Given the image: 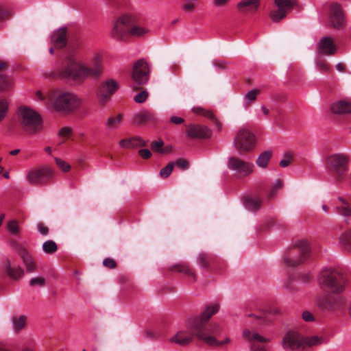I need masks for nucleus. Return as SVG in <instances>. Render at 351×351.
Here are the masks:
<instances>
[{
  "mask_svg": "<svg viewBox=\"0 0 351 351\" xmlns=\"http://www.w3.org/2000/svg\"><path fill=\"white\" fill-rule=\"evenodd\" d=\"M10 246L21 257L27 270L29 272L34 271L36 266L28 252L15 241H11Z\"/></svg>",
  "mask_w": 351,
  "mask_h": 351,
  "instance_id": "19",
  "label": "nucleus"
},
{
  "mask_svg": "<svg viewBox=\"0 0 351 351\" xmlns=\"http://www.w3.org/2000/svg\"><path fill=\"white\" fill-rule=\"evenodd\" d=\"M186 132L191 138H208L212 134L211 131L208 128L199 124H189Z\"/></svg>",
  "mask_w": 351,
  "mask_h": 351,
  "instance_id": "20",
  "label": "nucleus"
},
{
  "mask_svg": "<svg viewBox=\"0 0 351 351\" xmlns=\"http://www.w3.org/2000/svg\"><path fill=\"white\" fill-rule=\"evenodd\" d=\"M305 347L306 346H315L322 343L323 339L317 336L306 337H304Z\"/></svg>",
  "mask_w": 351,
  "mask_h": 351,
  "instance_id": "41",
  "label": "nucleus"
},
{
  "mask_svg": "<svg viewBox=\"0 0 351 351\" xmlns=\"http://www.w3.org/2000/svg\"><path fill=\"white\" fill-rule=\"evenodd\" d=\"M219 309L218 304H210L206 308L199 317H195L191 321V329L196 335V337L204 341L207 345L214 347H222L231 342L229 337H226L223 341H219L214 337L206 335L203 330L205 324L218 312Z\"/></svg>",
  "mask_w": 351,
  "mask_h": 351,
  "instance_id": "2",
  "label": "nucleus"
},
{
  "mask_svg": "<svg viewBox=\"0 0 351 351\" xmlns=\"http://www.w3.org/2000/svg\"><path fill=\"white\" fill-rule=\"evenodd\" d=\"M132 17L123 15L117 18L110 32L111 37L119 41H125L129 37V30L131 25Z\"/></svg>",
  "mask_w": 351,
  "mask_h": 351,
  "instance_id": "9",
  "label": "nucleus"
},
{
  "mask_svg": "<svg viewBox=\"0 0 351 351\" xmlns=\"http://www.w3.org/2000/svg\"><path fill=\"white\" fill-rule=\"evenodd\" d=\"M317 305L328 311H337L343 308L346 304V298L340 294L326 295L317 298Z\"/></svg>",
  "mask_w": 351,
  "mask_h": 351,
  "instance_id": "11",
  "label": "nucleus"
},
{
  "mask_svg": "<svg viewBox=\"0 0 351 351\" xmlns=\"http://www.w3.org/2000/svg\"><path fill=\"white\" fill-rule=\"evenodd\" d=\"M243 337L251 342V349L252 351H265L264 343L268 342L269 339L248 330L243 331Z\"/></svg>",
  "mask_w": 351,
  "mask_h": 351,
  "instance_id": "18",
  "label": "nucleus"
},
{
  "mask_svg": "<svg viewBox=\"0 0 351 351\" xmlns=\"http://www.w3.org/2000/svg\"><path fill=\"white\" fill-rule=\"evenodd\" d=\"M123 119V116L121 114H117L115 117H109L105 123V126L107 130H114L119 127Z\"/></svg>",
  "mask_w": 351,
  "mask_h": 351,
  "instance_id": "33",
  "label": "nucleus"
},
{
  "mask_svg": "<svg viewBox=\"0 0 351 351\" xmlns=\"http://www.w3.org/2000/svg\"><path fill=\"white\" fill-rule=\"evenodd\" d=\"M119 88L117 82L110 79L104 82L99 89L98 97L101 103L106 102L112 95H113Z\"/></svg>",
  "mask_w": 351,
  "mask_h": 351,
  "instance_id": "17",
  "label": "nucleus"
},
{
  "mask_svg": "<svg viewBox=\"0 0 351 351\" xmlns=\"http://www.w3.org/2000/svg\"><path fill=\"white\" fill-rule=\"evenodd\" d=\"M330 111L335 114L343 115L351 113V100H339L333 102L330 106Z\"/></svg>",
  "mask_w": 351,
  "mask_h": 351,
  "instance_id": "25",
  "label": "nucleus"
},
{
  "mask_svg": "<svg viewBox=\"0 0 351 351\" xmlns=\"http://www.w3.org/2000/svg\"><path fill=\"white\" fill-rule=\"evenodd\" d=\"M170 120L171 122L174 124H181L184 122V119L183 118L177 116H172Z\"/></svg>",
  "mask_w": 351,
  "mask_h": 351,
  "instance_id": "61",
  "label": "nucleus"
},
{
  "mask_svg": "<svg viewBox=\"0 0 351 351\" xmlns=\"http://www.w3.org/2000/svg\"><path fill=\"white\" fill-rule=\"evenodd\" d=\"M37 228L39 232L43 235H47L49 233V228L42 222L37 224Z\"/></svg>",
  "mask_w": 351,
  "mask_h": 351,
  "instance_id": "56",
  "label": "nucleus"
},
{
  "mask_svg": "<svg viewBox=\"0 0 351 351\" xmlns=\"http://www.w3.org/2000/svg\"><path fill=\"white\" fill-rule=\"evenodd\" d=\"M293 156L291 152H286L283 155V158L280 161V166L281 167H287L293 160Z\"/></svg>",
  "mask_w": 351,
  "mask_h": 351,
  "instance_id": "46",
  "label": "nucleus"
},
{
  "mask_svg": "<svg viewBox=\"0 0 351 351\" xmlns=\"http://www.w3.org/2000/svg\"><path fill=\"white\" fill-rule=\"evenodd\" d=\"M156 121H157V117L151 110H142L133 117L134 123L138 125Z\"/></svg>",
  "mask_w": 351,
  "mask_h": 351,
  "instance_id": "23",
  "label": "nucleus"
},
{
  "mask_svg": "<svg viewBox=\"0 0 351 351\" xmlns=\"http://www.w3.org/2000/svg\"><path fill=\"white\" fill-rule=\"evenodd\" d=\"M283 186V182L282 180H277L275 182H274V184L272 187V189H271V191L269 194V197L270 198L273 197L276 193V191L278 190V189H282Z\"/></svg>",
  "mask_w": 351,
  "mask_h": 351,
  "instance_id": "50",
  "label": "nucleus"
},
{
  "mask_svg": "<svg viewBox=\"0 0 351 351\" xmlns=\"http://www.w3.org/2000/svg\"><path fill=\"white\" fill-rule=\"evenodd\" d=\"M0 268L10 278L17 280L24 275V270L18 265L14 260L5 258L1 263Z\"/></svg>",
  "mask_w": 351,
  "mask_h": 351,
  "instance_id": "16",
  "label": "nucleus"
},
{
  "mask_svg": "<svg viewBox=\"0 0 351 351\" xmlns=\"http://www.w3.org/2000/svg\"><path fill=\"white\" fill-rule=\"evenodd\" d=\"M235 148L242 153H247L252 150L256 145V137L250 130L240 129L234 140Z\"/></svg>",
  "mask_w": 351,
  "mask_h": 351,
  "instance_id": "8",
  "label": "nucleus"
},
{
  "mask_svg": "<svg viewBox=\"0 0 351 351\" xmlns=\"http://www.w3.org/2000/svg\"><path fill=\"white\" fill-rule=\"evenodd\" d=\"M149 69L148 64L143 60H138L133 66L132 78L139 85L145 84L149 80Z\"/></svg>",
  "mask_w": 351,
  "mask_h": 351,
  "instance_id": "14",
  "label": "nucleus"
},
{
  "mask_svg": "<svg viewBox=\"0 0 351 351\" xmlns=\"http://www.w3.org/2000/svg\"><path fill=\"white\" fill-rule=\"evenodd\" d=\"M330 17L332 25L335 28L339 29L345 23L344 14L341 5L334 3L330 6Z\"/></svg>",
  "mask_w": 351,
  "mask_h": 351,
  "instance_id": "21",
  "label": "nucleus"
},
{
  "mask_svg": "<svg viewBox=\"0 0 351 351\" xmlns=\"http://www.w3.org/2000/svg\"><path fill=\"white\" fill-rule=\"evenodd\" d=\"M339 247L348 252H351V229L345 231L339 237Z\"/></svg>",
  "mask_w": 351,
  "mask_h": 351,
  "instance_id": "29",
  "label": "nucleus"
},
{
  "mask_svg": "<svg viewBox=\"0 0 351 351\" xmlns=\"http://www.w3.org/2000/svg\"><path fill=\"white\" fill-rule=\"evenodd\" d=\"M340 204L337 205L336 209L337 213L343 216L348 217L351 215V209L349 204L343 200L342 198H339Z\"/></svg>",
  "mask_w": 351,
  "mask_h": 351,
  "instance_id": "34",
  "label": "nucleus"
},
{
  "mask_svg": "<svg viewBox=\"0 0 351 351\" xmlns=\"http://www.w3.org/2000/svg\"><path fill=\"white\" fill-rule=\"evenodd\" d=\"M43 250L47 254H53L58 250L57 244L52 240H49L43 243Z\"/></svg>",
  "mask_w": 351,
  "mask_h": 351,
  "instance_id": "40",
  "label": "nucleus"
},
{
  "mask_svg": "<svg viewBox=\"0 0 351 351\" xmlns=\"http://www.w3.org/2000/svg\"><path fill=\"white\" fill-rule=\"evenodd\" d=\"M56 163L57 166L64 172H67L70 170L71 166L64 160L61 158H56Z\"/></svg>",
  "mask_w": 351,
  "mask_h": 351,
  "instance_id": "49",
  "label": "nucleus"
},
{
  "mask_svg": "<svg viewBox=\"0 0 351 351\" xmlns=\"http://www.w3.org/2000/svg\"><path fill=\"white\" fill-rule=\"evenodd\" d=\"M101 61V56L97 53L93 57V65L88 66L73 57H70L64 61L58 75L62 79H71L76 82H81L88 77H97L103 71Z\"/></svg>",
  "mask_w": 351,
  "mask_h": 351,
  "instance_id": "1",
  "label": "nucleus"
},
{
  "mask_svg": "<svg viewBox=\"0 0 351 351\" xmlns=\"http://www.w3.org/2000/svg\"><path fill=\"white\" fill-rule=\"evenodd\" d=\"M53 42L59 47H63L66 44V29L60 28L55 32L51 38Z\"/></svg>",
  "mask_w": 351,
  "mask_h": 351,
  "instance_id": "28",
  "label": "nucleus"
},
{
  "mask_svg": "<svg viewBox=\"0 0 351 351\" xmlns=\"http://www.w3.org/2000/svg\"><path fill=\"white\" fill-rule=\"evenodd\" d=\"M9 108V102L5 99H0V123L5 118Z\"/></svg>",
  "mask_w": 351,
  "mask_h": 351,
  "instance_id": "42",
  "label": "nucleus"
},
{
  "mask_svg": "<svg viewBox=\"0 0 351 351\" xmlns=\"http://www.w3.org/2000/svg\"><path fill=\"white\" fill-rule=\"evenodd\" d=\"M53 108L61 113L69 114L80 108L82 100L69 91H56L49 98Z\"/></svg>",
  "mask_w": 351,
  "mask_h": 351,
  "instance_id": "3",
  "label": "nucleus"
},
{
  "mask_svg": "<svg viewBox=\"0 0 351 351\" xmlns=\"http://www.w3.org/2000/svg\"><path fill=\"white\" fill-rule=\"evenodd\" d=\"M259 90L257 89H253L247 92L245 95V99L250 101H254L256 100L257 95L258 94Z\"/></svg>",
  "mask_w": 351,
  "mask_h": 351,
  "instance_id": "52",
  "label": "nucleus"
},
{
  "mask_svg": "<svg viewBox=\"0 0 351 351\" xmlns=\"http://www.w3.org/2000/svg\"><path fill=\"white\" fill-rule=\"evenodd\" d=\"M176 165L181 169H185L188 167L189 163L186 160L179 158L176 160Z\"/></svg>",
  "mask_w": 351,
  "mask_h": 351,
  "instance_id": "57",
  "label": "nucleus"
},
{
  "mask_svg": "<svg viewBox=\"0 0 351 351\" xmlns=\"http://www.w3.org/2000/svg\"><path fill=\"white\" fill-rule=\"evenodd\" d=\"M203 330L206 335H211L214 337L216 339L217 337L220 336L221 332V328L220 326L217 324H210L206 330H204V328H203Z\"/></svg>",
  "mask_w": 351,
  "mask_h": 351,
  "instance_id": "39",
  "label": "nucleus"
},
{
  "mask_svg": "<svg viewBox=\"0 0 351 351\" xmlns=\"http://www.w3.org/2000/svg\"><path fill=\"white\" fill-rule=\"evenodd\" d=\"M29 283H30V285L32 287L36 286V285L43 287L45 284V279L43 277L34 278L30 280Z\"/></svg>",
  "mask_w": 351,
  "mask_h": 351,
  "instance_id": "53",
  "label": "nucleus"
},
{
  "mask_svg": "<svg viewBox=\"0 0 351 351\" xmlns=\"http://www.w3.org/2000/svg\"><path fill=\"white\" fill-rule=\"evenodd\" d=\"M260 4V0H242L237 4V9L241 14H247L256 12Z\"/></svg>",
  "mask_w": 351,
  "mask_h": 351,
  "instance_id": "24",
  "label": "nucleus"
},
{
  "mask_svg": "<svg viewBox=\"0 0 351 351\" xmlns=\"http://www.w3.org/2000/svg\"><path fill=\"white\" fill-rule=\"evenodd\" d=\"M318 48L321 53L327 56L333 55L336 52V46L330 37L322 38L319 42Z\"/></svg>",
  "mask_w": 351,
  "mask_h": 351,
  "instance_id": "27",
  "label": "nucleus"
},
{
  "mask_svg": "<svg viewBox=\"0 0 351 351\" xmlns=\"http://www.w3.org/2000/svg\"><path fill=\"white\" fill-rule=\"evenodd\" d=\"M246 206L251 210H257L261 207L262 200L258 197H248L245 199Z\"/></svg>",
  "mask_w": 351,
  "mask_h": 351,
  "instance_id": "36",
  "label": "nucleus"
},
{
  "mask_svg": "<svg viewBox=\"0 0 351 351\" xmlns=\"http://www.w3.org/2000/svg\"><path fill=\"white\" fill-rule=\"evenodd\" d=\"M72 132V130L69 127H64L61 128L58 132V135L62 137L69 136Z\"/></svg>",
  "mask_w": 351,
  "mask_h": 351,
  "instance_id": "55",
  "label": "nucleus"
},
{
  "mask_svg": "<svg viewBox=\"0 0 351 351\" xmlns=\"http://www.w3.org/2000/svg\"><path fill=\"white\" fill-rule=\"evenodd\" d=\"M310 252L309 243L307 241H295L284 258L285 263L289 267L300 265L310 256Z\"/></svg>",
  "mask_w": 351,
  "mask_h": 351,
  "instance_id": "6",
  "label": "nucleus"
},
{
  "mask_svg": "<svg viewBox=\"0 0 351 351\" xmlns=\"http://www.w3.org/2000/svg\"><path fill=\"white\" fill-rule=\"evenodd\" d=\"M27 317L25 315H14L12 317V324L15 333H19L26 326Z\"/></svg>",
  "mask_w": 351,
  "mask_h": 351,
  "instance_id": "30",
  "label": "nucleus"
},
{
  "mask_svg": "<svg viewBox=\"0 0 351 351\" xmlns=\"http://www.w3.org/2000/svg\"><path fill=\"white\" fill-rule=\"evenodd\" d=\"M119 146L123 149H134L138 147L146 146L147 142L141 137L134 136L130 138H123L119 143Z\"/></svg>",
  "mask_w": 351,
  "mask_h": 351,
  "instance_id": "26",
  "label": "nucleus"
},
{
  "mask_svg": "<svg viewBox=\"0 0 351 351\" xmlns=\"http://www.w3.org/2000/svg\"><path fill=\"white\" fill-rule=\"evenodd\" d=\"M230 0H213V5L216 8L225 7Z\"/></svg>",
  "mask_w": 351,
  "mask_h": 351,
  "instance_id": "58",
  "label": "nucleus"
},
{
  "mask_svg": "<svg viewBox=\"0 0 351 351\" xmlns=\"http://www.w3.org/2000/svg\"><path fill=\"white\" fill-rule=\"evenodd\" d=\"M138 154L141 156V157L144 159H148L152 156L151 152L147 149H140L138 151Z\"/></svg>",
  "mask_w": 351,
  "mask_h": 351,
  "instance_id": "59",
  "label": "nucleus"
},
{
  "mask_svg": "<svg viewBox=\"0 0 351 351\" xmlns=\"http://www.w3.org/2000/svg\"><path fill=\"white\" fill-rule=\"evenodd\" d=\"M53 177V171L47 167L30 170L27 176V180L34 185H44L49 182Z\"/></svg>",
  "mask_w": 351,
  "mask_h": 351,
  "instance_id": "10",
  "label": "nucleus"
},
{
  "mask_svg": "<svg viewBox=\"0 0 351 351\" xmlns=\"http://www.w3.org/2000/svg\"><path fill=\"white\" fill-rule=\"evenodd\" d=\"M195 8V3L191 2L189 0H186L185 1V3L182 6V10L186 12H193Z\"/></svg>",
  "mask_w": 351,
  "mask_h": 351,
  "instance_id": "51",
  "label": "nucleus"
},
{
  "mask_svg": "<svg viewBox=\"0 0 351 351\" xmlns=\"http://www.w3.org/2000/svg\"><path fill=\"white\" fill-rule=\"evenodd\" d=\"M302 318L306 322H312L314 319L313 315L308 311H304L302 313Z\"/></svg>",
  "mask_w": 351,
  "mask_h": 351,
  "instance_id": "60",
  "label": "nucleus"
},
{
  "mask_svg": "<svg viewBox=\"0 0 351 351\" xmlns=\"http://www.w3.org/2000/svg\"><path fill=\"white\" fill-rule=\"evenodd\" d=\"M169 270L171 271H176L177 272L182 273L186 276H193V279L195 280V275L194 272L186 263H178L174 265L169 268Z\"/></svg>",
  "mask_w": 351,
  "mask_h": 351,
  "instance_id": "32",
  "label": "nucleus"
},
{
  "mask_svg": "<svg viewBox=\"0 0 351 351\" xmlns=\"http://www.w3.org/2000/svg\"><path fill=\"white\" fill-rule=\"evenodd\" d=\"M148 95V92L145 90H143L134 96V100L138 104H141L147 100Z\"/></svg>",
  "mask_w": 351,
  "mask_h": 351,
  "instance_id": "48",
  "label": "nucleus"
},
{
  "mask_svg": "<svg viewBox=\"0 0 351 351\" xmlns=\"http://www.w3.org/2000/svg\"><path fill=\"white\" fill-rule=\"evenodd\" d=\"M174 165H175V164L173 162H169L165 167L162 168L160 170V176L164 178H168L170 176V174L171 173Z\"/></svg>",
  "mask_w": 351,
  "mask_h": 351,
  "instance_id": "45",
  "label": "nucleus"
},
{
  "mask_svg": "<svg viewBox=\"0 0 351 351\" xmlns=\"http://www.w3.org/2000/svg\"><path fill=\"white\" fill-rule=\"evenodd\" d=\"M348 280L346 277L336 269L322 271L319 278L320 287L335 294H340L345 291Z\"/></svg>",
  "mask_w": 351,
  "mask_h": 351,
  "instance_id": "4",
  "label": "nucleus"
},
{
  "mask_svg": "<svg viewBox=\"0 0 351 351\" xmlns=\"http://www.w3.org/2000/svg\"><path fill=\"white\" fill-rule=\"evenodd\" d=\"M197 261L201 267L207 268L210 265L211 258H210L207 254L202 253L199 255Z\"/></svg>",
  "mask_w": 351,
  "mask_h": 351,
  "instance_id": "44",
  "label": "nucleus"
},
{
  "mask_svg": "<svg viewBox=\"0 0 351 351\" xmlns=\"http://www.w3.org/2000/svg\"><path fill=\"white\" fill-rule=\"evenodd\" d=\"M17 116L21 128L28 134H34L42 130L41 117L34 110L26 106L20 107Z\"/></svg>",
  "mask_w": 351,
  "mask_h": 351,
  "instance_id": "5",
  "label": "nucleus"
},
{
  "mask_svg": "<svg viewBox=\"0 0 351 351\" xmlns=\"http://www.w3.org/2000/svg\"><path fill=\"white\" fill-rule=\"evenodd\" d=\"M148 30L142 26L132 25V21L129 30V36L141 37L147 33Z\"/></svg>",
  "mask_w": 351,
  "mask_h": 351,
  "instance_id": "35",
  "label": "nucleus"
},
{
  "mask_svg": "<svg viewBox=\"0 0 351 351\" xmlns=\"http://www.w3.org/2000/svg\"><path fill=\"white\" fill-rule=\"evenodd\" d=\"M228 167L230 169L237 172L242 176H247L253 172L254 165L252 162L232 156L229 158Z\"/></svg>",
  "mask_w": 351,
  "mask_h": 351,
  "instance_id": "15",
  "label": "nucleus"
},
{
  "mask_svg": "<svg viewBox=\"0 0 351 351\" xmlns=\"http://www.w3.org/2000/svg\"><path fill=\"white\" fill-rule=\"evenodd\" d=\"M103 265L109 269H114L117 267V263L114 260L110 258H106L103 261Z\"/></svg>",
  "mask_w": 351,
  "mask_h": 351,
  "instance_id": "54",
  "label": "nucleus"
},
{
  "mask_svg": "<svg viewBox=\"0 0 351 351\" xmlns=\"http://www.w3.org/2000/svg\"><path fill=\"white\" fill-rule=\"evenodd\" d=\"M274 2L277 9L271 10L269 16L273 22L278 23L292 10L295 0H274Z\"/></svg>",
  "mask_w": 351,
  "mask_h": 351,
  "instance_id": "13",
  "label": "nucleus"
},
{
  "mask_svg": "<svg viewBox=\"0 0 351 351\" xmlns=\"http://www.w3.org/2000/svg\"><path fill=\"white\" fill-rule=\"evenodd\" d=\"M13 80L8 76L0 75V90L7 91L12 88Z\"/></svg>",
  "mask_w": 351,
  "mask_h": 351,
  "instance_id": "38",
  "label": "nucleus"
},
{
  "mask_svg": "<svg viewBox=\"0 0 351 351\" xmlns=\"http://www.w3.org/2000/svg\"><path fill=\"white\" fill-rule=\"evenodd\" d=\"M349 160L347 154L335 153L327 157L326 165L334 175L341 177L348 171Z\"/></svg>",
  "mask_w": 351,
  "mask_h": 351,
  "instance_id": "7",
  "label": "nucleus"
},
{
  "mask_svg": "<svg viewBox=\"0 0 351 351\" xmlns=\"http://www.w3.org/2000/svg\"><path fill=\"white\" fill-rule=\"evenodd\" d=\"M164 145L163 141L161 139L153 141L151 144V147L153 151L158 153H165V151L162 149Z\"/></svg>",
  "mask_w": 351,
  "mask_h": 351,
  "instance_id": "47",
  "label": "nucleus"
},
{
  "mask_svg": "<svg viewBox=\"0 0 351 351\" xmlns=\"http://www.w3.org/2000/svg\"><path fill=\"white\" fill-rule=\"evenodd\" d=\"M336 68L339 72H343L345 71L346 66L343 63L339 62L336 65Z\"/></svg>",
  "mask_w": 351,
  "mask_h": 351,
  "instance_id": "64",
  "label": "nucleus"
},
{
  "mask_svg": "<svg viewBox=\"0 0 351 351\" xmlns=\"http://www.w3.org/2000/svg\"><path fill=\"white\" fill-rule=\"evenodd\" d=\"M272 155L273 152L271 150H266L262 152L257 158L256 164L262 169L267 168Z\"/></svg>",
  "mask_w": 351,
  "mask_h": 351,
  "instance_id": "31",
  "label": "nucleus"
},
{
  "mask_svg": "<svg viewBox=\"0 0 351 351\" xmlns=\"http://www.w3.org/2000/svg\"><path fill=\"white\" fill-rule=\"evenodd\" d=\"M190 330H180L175 335L171 337L170 341L172 343H175L182 346L189 345L193 339V336L196 337V335L191 329V322L189 325Z\"/></svg>",
  "mask_w": 351,
  "mask_h": 351,
  "instance_id": "22",
  "label": "nucleus"
},
{
  "mask_svg": "<svg viewBox=\"0 0 351 351\" xmlns=\"http://www.w3.org/2000/svg\"><path fill=\"white\" fill-rule=\"evenodd\" d=\"M202 116L207 117L209 119H213L215 118V116L212 112L206 110L205 109L203 111Z\"/></svg>",
  "mask_w": 351,
  "mask_h": 351,
  "instance_id": "63",
  "label": "nucleus"
},
{
  "mask_svg": "<svg viewBox=\"0 0 351 351\" xmlns=\"http://www.w3.org/2000/svg\"><path fill=\"white\" fill-rule=\"evenodd\" d=\"M7 230L13 235H19L20 234L19 222L15 219L9 221L7 225Z\"/></svg>",
  "mask_w": 351,
  "mask_h": 351,
  "instance_id": "43",
  "label": "nucleus"
},
{
  "mask_svg": "<svg viewBox=\"0 0 351 351\" xmlns=\"http://www.w3.org/2000/svg\"><path fill=\"white\" fill-rule=\"evenodd\" d=\"M317 66L318 69H319L320 71H326L328 69L327 64L324 61H319L317 63Z\"/></svg>",
  "mask_w": 351,
  "mask_h": 351,
  "instance_id": "62",
  "label": "nucleus"
},
{
  "mask_svg": "<svg viewBox=\"0 0 351 351\" xmlns=\"http://www.w3.org/2000/svg\"><path fill=\"white\" fill-rule=\"evenodd\" d=\"M13 15L10 8L0 3V22L10 20Z\"/></svg>",
  "mask_w": 351,
  "mask_h": 351,
  "instance_id": "37",
  "label": "nucleus"
},
{
  "mask_svg": "<svg viewBox=\"0 0 351 351\" xmlns=\"http://www.w3.org/2000/svg\"><path fill=\"white\" fill-rule=\"evenodd\" d=\"M282 347L287 351H302L305 349L304 337L297 332L289 331L283 338Z\"/></svg>",
  "mask_w": 351,
  "mask_h": 351,
  "instance_id": "12",
  "label": "nucleus"
}]
</instances>
